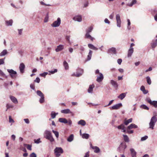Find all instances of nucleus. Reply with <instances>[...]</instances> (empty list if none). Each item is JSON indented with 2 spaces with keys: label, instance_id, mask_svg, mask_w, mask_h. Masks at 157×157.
Segmentation results:
<instances>
[{
  "label": "nucleus",
  "instance_id": "obj_53",
  "mask_svg": "<svg viewBox=\"0 0 157 157\" xmlns=\"http://www.w3.org/2000/svg\"><path fill=\"white\" fill-rule=\"evenodd\" d=\"M127 21H128V28L129 29H130V27H129V26L131 24L130 21L129 19H128L127 20Z\"/></svg>",
  "mask_w": 157,
  "mask_h": 157
},
{
  "label": "nucleus",
  "instance_id": "obj_26",
  "mask_svg": "<svg viewBox=\"0 0 157 157\" xmlns=\"http://www.w3.org/2000/svg\"><path fill=\"white\" fill-rule=\"evenodd\" d=\"M88 47L89 48L92 49L97 50H98V48L95 47L94 45L91 44H88Z\"/></svg>",
  "mask_w": 157,
  "mask_h": 157
},
{
  "label": "nucleus",
  "instance_id": "obj_16",
  "mask_svg": "<svg viewBox=\"0 0 157 157\" xmlns=\"http://www.w3.org/2000/svg\"><path fill=\"white\" fill-rule=\"evenodd\" d=\"M148 102L151 105H152L155 107H157V101H152L150 99L148 100Z\"/></svg>",
  "mask_w": 157,
  "mask_h": 157
},
{
  "label": "nucleus",
  "instance_id": "obj_34",
  "mask_svg": "<svg viewBox=\"0 0 157 157\" xmlns=\"http://www.w3.org/2000/svg\"><path fill=\"white\" fill-rule=\"evenodd\" d=\"M123 136L124 137V140L126 142H128L129 141V139L128 136L126 135H123Z\"/></svg>",
  "mask_w": 157,
  "mask_h": 157
},
{
  "label": "nucleus",
  "instance_id": "obj_62",
  "mask_svg": "<svg viewBox=\"0 0 157 157\" xmlns=\"http://www.w3.org/2000/svg\"><path fill=\"white\" fill-rule=\"evenodd\" d=\"M114 16V13H112L109 16V17L110 19H113V18Z\"/></svg>",
  "mask_w": 157,
  "mask_h": 157
},
{
  "label": "nucleus",
  "instance_id": "obj_11",
  "mask_svg": "<svg viewBox=\"0 0 157 157\" xmlns=\"http://www.w3.org/2000/svg\"><path fill=\"white\" fill-rule=\"evenodd\" d=\"M91 147L94 150V151L95 153H98L100 151L99 148L97 146H93L91 144H90Z\"/></svg>",
  "mask_w": 157,
  "mask_h": 157
},
{
  "label": "nucleus",
  "instance_id": "obj_52",
  "mask_svg": "<svg viewBox=\"0 0 157 157\" xmlns=\"http://www.w3.org/2000/svg\"><path fill=\"white\" fill-rule=\"evenodd\" d=\"M57 71V70L55 69L54 71H49V72L50 73L52 74H53L54 73L56 72Z\"/></svg>",
  "mask_w": 157,
  "mask_h": 157
},
{
  "label": "nucleus",
  "instance_id": "obj_35",
  "mask_svg": "<svg viewBox=\"0 0 157 157\" xmlns=\"http://www.w3.org/2000/svg\"><path fill=\"white\" fill-rule=\"evenodd\" d=\"M58 114V113H56L54 111H52L51 113V115L52 119L55 118L56 116Z\"/></svg>",
  "mask_w": 157,
  "mask_h": 157
},
{
  "label": "nucleus",
  "instance_id": "obj_9",
  "mask_svg": "<svg viewBox=\"0 0 157 157\" xmlns=\"http://www.w3.org/2000/svg\"><path fill=\"white\" fill-rule=\"evenodd\" d=\"M8 71L10 74V75L12 78H15L16 76L17 73L15 71H14L12 69L7 70Z\"/></svg>",
  "mask_w": 157,
  "mask_h": 157
},
{
  "label": "nucleus",
  "instance_id": "obj_25",
  "mask_svg": "<svg viewBox=\"0 0 157 157\" xmlns=\"http://www.w3.org/2000/svg\"><path fill=\"white\" fill-rule=\"evenodd\" d=\"M94 87V84L90 85L89 88L88 90V92L91 93L93 91V88Z\"/></svg>",
  "mask_w": 157,
  "mask_h": 157
},
{
  "label": "nucleus",
  "instance_id": "obj_51",
  "mask_svg": "<svg viewBox=\"0 0 157 157\" xmlns=\"http://www.w3.org/2000/svg\"><path fill=\"white\" fill-rule=\"evenodd\" d=\"M9 122L10 123L14 122V120L12 118L11 116H9Z\"/></svg>",
  "mask_w": 157,
  "mask_h": 157
},
{
  "label": "nucleus",
  "instance_id": "obj_58",
  "mask_svg": "<svg viewBox=\"0 0 157 157\" xmlns=\"http://www.w3.org/2000/svg\"><path fill=\"white\" fill-rule=\"evenodd\" d=\"M24 120L26 124H29V120L28 118L24 119Z\"/></svg>",
  "mask_w": 157,
  "mask_h": 157
},
{
  "label": "nucleus",
  "instance_id": "obj_45",
  "mask_svg": "<svg viewBox=\"0 0 157 157\" xmlns=\"http://www.w3.org/2000/svg\"><path fill=\"white\" fill-rule=\"evenodd\" d=\"M52 132L55 134L56 137L57 138H58L59 137V132L57 131H54V130H52Z\"/></svg>",
  "mask_w": 157,
  "mask_h": 157
},
{
  "label": "nucleus",
  "instance_id": "obj_20",
  "mask_svg": "<svg viewBox=\"0 0 157 157\" xmlns=\"http://www.w3.org/2000/svg\"><path fill=\"white\" fill-rule=\"evenodd\" d=\"M74 20L77 21H81L82 20V18L81 16H75L73 18Z\"/></svg>",
  "mask_w": 157,
  "mask_h": 157
},
{
  "label": "nucleus",
  "instance_id": "obj_2",
  "mask_svg": "<svg viewBox=\"0 0 157 157\" xmlns=\"http://www.w3.org/2000/svg\"><path fill=\"white\" fill-rule=\"evenodd\" d=\"M157 121V115H155L153 116L151 118L149 123V128L153 129L155 123Z\"/></svg>",
  "mask_w": 157,
  "mask_h": 157
},
{
  "label": "nucleus",
  "instance_id": "obj_12",
  "mask_svg": "<svg viewBox=\"0 0 157 157\" xmlns=\"http://www.w3.org/2000/svg\"><path fill=\"white\" fill-rule=\"evenodd\" d=\"M61 113L64 114H72V112L69 109H66L62 110L61 111Z\"/></svg>",
  "mask_w": 157,
  "mask_h": 157
},
{
  "label": "nucleus",
  "instance_id": "obj_47",
  "mask_svg": "<svg viewBox=\"0 0 157 157\" xmlns=\"http://www.w3.org/2000/svg\"><path fill=\"white\" fill-rule=\"evenodd\" d=\"M11 101L15 104H17L18 103V101L17 99H11Z\"/></svg>",
  "mask_w": 157,
  "mask_h": 157
},
{
  "label": "nucleus",
  "instance_id": "obj_27",
  "mask_svg": "<svg viewBox=\"0 0 157 157\" xmlns=\"http://www.w3.org/2000/svg\"><path fill=\"white\" fill-rule=\"evenodd\" d=\"M92 51L91 50H90L89 52L88 53V55L87 56V61L90 60L91 58L92 55Z\"/></svg>",
  "mask_w": 157,
  "mask_h": 157
},
{
  "label": "nucleus",
  "instance_id": "obj_38",
  "mask_svg": "<svg viewBox=\"0 0 157 157\" xmlns=\"http://www.w3.org/2000/svg\"><path fill=\"white\" fill-rule=\"evenodd\" d=\"M7 50H4L0 53V56H5L7 54Z\"/></svg>",
  "mask_w": 157,
  "mask_h": 157
},
{
  "label": "nucleus",
  "instance_id": "obj_60",
  "mask_svg": "<svg viewBox=\"0 0 157 157\" xmlns=\"http://www.w3.org/2000/svg\"><path fill=\"white\" fill-rule=\"evenodd\" d=\"M117 62L120 65L121 64V62H122V60L121 59H118L117 60Z\"/></svg>",
  "mask_w": 157,
  "mask_h": 157
},
{
  "label": "nucleus",
  "instance_id": "obj_40",
  "mask_svg": "<svg viewBox=\"0 0 157 157\" xmlns=\"http://www.w3.org/2000/svg\"><path fill=\"white\" fill-rule=\"evenodd\" d=\"M125 93H123L120 94L118 96V98H124L126 96Z\"/></svg>",
  "mask_w": 157,
  "mask_h": 157
},
{
  "label": "nucleus",
  "instance_id": "obj_50",
  "mask_svg": "<svg viewBox=\"0 0 157 157\" xmlns=\"http://www.w3.org/2000/svg\"><path fill=\"white\" fill-rule=\"evenodd\" d=\"M29 156L30 157H36V155L35 153L33 152Z\"/></svg>",
  "mask_w": 157,
  "mask_h": 157
},
{
  "label": "nucleus",
  "instance_id": "obj_29",
  "mask_svg": "<svg viewBox=\"0 0 157 157\" xmlns=\"http://www.w3.org/2000/svg\"><path fill=\"white\" fill-rule=\"evenodd\" d=\"M111 83L112 85L115 87L117 88L118 87V85L117 82L113 80H111Z\"/></svg>",
  "mask_w": 157,
  "mask_h": 157
},
{
  "label": "nucleus",
  "instance_id": "obj_15",
  "mask_svg": "<svg viewBox=\"0 0 157 157\" xmlns=\"http://www.w3.org/2000/svg\"><path fill=\"white\" fill-rule=\"evenodd\" d=\"M117 128L119 129H121L122 130L123 132H125L126 130L124 124H121L120 125L118 126Z\"/></svg>",
  "mask_w": 157,
  "mask_h": 157
},
{
  "label": "nucleus",
  "instance_id": "obj_31",
  "mask_svg": "<svg viewBox=\"0 0 157 157\" xmlns=\"http://www.w3.org/2000/svg\"><path fill=\"white\" fill-rule=\"evenodd\" d=\"M74 139V135L73 134L71 135L67 139L68 141L71 142Z\"/></svg>",
  "mask_w": 157,
  "mask_h": 157
},
{
  "label": "nucleus",
  "instance_id": "obj_4",
  "mask_svg": "<svg viewBox=\"0 0 157 157\" xmlns=\"http://www.w3.org/2000/svg\"><path fill=\"white\" fill-rule=\"evenodd\" d=\"M83 71L82 69L80 68H78L77 70L76 74L74 73L71 75V76L78 77L81 76L83 74Z\"/></svg>",
  "mask_w": 157,
  "mask_h": 157
},
{
  "label": "nucleus",
  "instance_id": "obj_13",
  "mask_svg": "<svg viewBox=\"0 0 157 157\" xmlns=\"http://www.w3.org/2000/svg\"><path fill=\"white\" fill-rule=\"evenodd\" d=\"M104 77L103 75L101 73H99V76L97 77V81L98 82H101L103 79Z\"/></svg>",
  "mask_w": 157,
  "mask_h": 157
},
{
  "label": "nucleus",
  "instance_id": "obj_17",
  "mask_svg": "<svg viewBox=\"0 0 157 157\" xmlns=\"http://www.w3.org/2000/svg\"><path fill=\"white\" fill-rule=\"evenodd\" d=\"M131 151L132 157H136V152L133 148H131L130 149Z\"/></svg>",
  "mask_w": 157,
  "mask_h": 157
},
{
  "label": "nucleus",
  "instance_id": "obj_8",
  "mask_svg": "<svg viewBox=\"0 0 157 157\" xmlns=\"http://www.w3.org/2000/svg\"><path fill=\"white\" fill-rule=\"evenodd\" d=\"M116 19L117 22V26L119 27H121V21L119 14H117V15H116Z\"/></svg>",
  "mask_w": 157,
  "mask_h": 157
},
{
  "label": "nucleus",
  "instance_id": "obj_63",
  "mask_svg": "<svg viewBox=\"0 0 157 157\" xmlns=\"http://www.w3.org/2000/svg\"><path fill=\"white\" fill-rule=\"evenodd\" d=\"M4 63V61L3 59H0V65L3 64Z\"/></svg>",
  "mask_w": 157,
  "mask_h": 157
},
{
  "label": "nucleus",
  "instance_id": "obj_23",
  "mask_svg": "<svg viewBox=\"0 0 157 157\" xmlns=\"http://www.w3.org/2000/svg\"><path fill=\"white\" fill-rule=\"evenodd\" d=\"M134 52L133 48H130L129 49L128 51V56L129 57L131 56L132 54Z\"/></svg>",
  "mask_w": 157,
  "mask_h": 157
},
{
  "label": "nucleus",
  "instance_id": "obj_30",
  "mask_svg": "<svg viewBox=\"0 0 157 157\" xmlns=\"http://www.w3.org/2000/svg\"><path fill=\"white\" fill-rule=\"evenodd\" d=\"M36 93L37 95L41 97V98H44V95L40 91L37 90Z\"/></svg>",
  "mask_w": 157,
  "mask_h": 157
},
{
  "label": "nucleus",
  "instance_id": "obj_28",
  "mask_svg": "<svg viewBox=\"0 0 157 157\" xmlns=\"http://www.w3.org/2000/svg\"><path fill=\"white\" fill-rule=\"evenodd\" d=\"M63 64L65 70H67L69 69L68 64L66 61H63Z\"/></svg>",
  "mask_w": 157,
  "mask_h": 157
},
{
  "label": "nucleus",
  "instance_id": "obj_1",
  "mask_svg": "<svg viewBox=\"0 0 157 157\" xmlns=\"http://www.w3.org/2000/svg\"><path fill=\"white\" fill-rule=\"evenodd\" d=\"M44 136L46 139L49 140L51 142L54 141V139L52 135L51 132L48 130H46L45 131L44 133Z\"/></svg>",
  "mask_w": 157,
  "mask_h": 157
},
{
  "label": "nucleus",
  "instance_id": "obj_56",
  "mask_svg": "<svg viewBox=\"0 0 157 157\" xmlns=\"http://www.w3.org/2000/svg\"><path fill=\"white\" fill-rule=\"evenodd\" d=\"M13 107V106L12 105H9V104H7L6 105L7 109H6V111H7V110L8 109L10 108H12Z\"/></svg>",
  "mask_w": 157,
  "mask_h": 157
},
{
  "label": "nucleus",
  "instance_id": "obj_57",
  "mask_svg": "<svg viewBox=\"0 0 157 157\" xmlns=\"http://www.w3.org/2000/svg\"><path fill=\"white\" fill-rule=\"evenodd\" d=\"M30 87L33 90H34L35 88V85L34 84H31L30 85Z\"/></svg>",
  "mask_w": 157,
  "mask_h": 157
},
{
  "label": "nucleus",
  "instance_id": "obj_19",
  "mask_svg": "<svg viewBox=\"0 0 157 157\" xmlns=\"http://www.w3.org/2000/svg\"><path fill=\"white\" fill-rule=\"evenodd\" d=\"M85 38H87L90 39L92 41H93L94 38L92 37L91 35L89 34V33H86L85 35Z\"/></svg>",
  "mask_w": 157,
  "mask_h": 157
},
{
  "label": "nucleus",
  "instance_id": "obj_59",
  "mask_svg": "<svg viewBox=\"0 0 157 157\" xmlns=\"http://www.w3.org/2000/svg\"><path fill=\"white\" fill-rule=\"evenodd\" d=\"M0 76L4 77L5 76V74L0 69Z\"/></svg>",
  "mask_w": 157,
  "mask_h": 157
},
{
  "label": "nucleus",
  "instance_id": "obj_64",
  "mask_svg": "<svg viewBox=\"0 0 157 157\" xmlns=\"http://www.w3.org/2000/svg\"><path fill=\"white\" fill-rule=\"evenodd\" d=\"M104 21L105 23H108V24H109L110 23V21L107 18H105V19Z\"/></svg>",
  "mask_w": 157,
  "mask_h": 157
},
{
  "label": "nucleus",
  "instance_id": "obj_41",
  "mask_svg": "<svg viewBox=\"0 0 157 157\" xmlns=\"http://www.w3.org/2000/svg\"><path fill=\"white\" fill-rule=\"evenodd\" d=\"M136 0H132L131 3L128 4V6L130 7H132L134 4L136 3Z\"/></svg>",
  "mask_w": 157,
  "mask_h": 157
},
{
  "label": "nucleus",
  "instance_id": "obj_7",
  "mask_svg": "<svg viewBox=\"0 0 157 157\" xmlns=\"http://www.w3.org/2000/svg\"><path fill=\"white\" fill-rule=\"evenodd\" d=\"M61 22L60 19L59 18H58L57 21H55L52 25V26L54 27H56L59 26Z\"/></svg>",
  "mask_w": 157,
  "mask_h": 157
},
{
  "label": "nucleus",
  "instance_id": "obj_49",
  "mask_svg": "<svg viewBox=\"0 0 157 157\" xmlns=\"http://www.w3.org/2000/svg\"><path fill=\"white\" fill-rule=\"evenodd\" d=\"M26 147L28 150L30 151H31L32 150V145H31L28 144Z\"/></svg>",
  "mask_w": 157,
  "mask_h": 157
},
{
  "label": "nucleus",
  "instance_id": "obj_37",
  "mask_svg": "<svg viewBox=\"0 0 157 157\" xmlns=\"http://www.w3.org/2000/svg\"><path fill=\"white\" fill-rule=\"evenodd\" d=\"M6 25L8 26L12 25L13 23V20L11 19L9 21H6Z\"/></svg>",
  "mask_w": 157,
  "mask_h": 157
},
{
  "label": "nucleus",
  "instance_id": "obj_54",
  "mask_svg": "<svg viewBox=\"0 0 157 157\" xmlns=\"http://www.w3.org/2000/svg\"><path fill=\"white\" fill-rule=\"evenodd\" d=\"M40 78L38 77H37L36 78V79L34 80V82L38 83L40 82Z\"/></svg>",
  "mask_w": 157,
  "mask_h": 157
},
{
  "label": "nucleus",
  "instance_id": "obj_39",
  "mask_svg": "<svg viewBox=\"0 0 157 157\" xmlns=\"http://www.w3.org/2000/svg\"><path fill=\"white\" fill-rule=\"evenodd\" d=\"M140 107L144 109L148 110L149 109V108L145 105H140Z\"/></svg>",
  "mask_w": 157,
  "mask_h": 157
},
{
  "label": "nucleus",
  "instance_id": "obj_5",
  "mask_svg": "<svg viewBox=\"0 0 157 157\" xmlns=\"http://www.w3.org/2000/svg\"><path fill=\"white\" fill-rule=\"evenodd\" d=\"M54 152L57 157H59L61 154L63 152V149L61 147H56L54 150Z\"/></svg>",
  "mask_w": 157,
  "mask_h": 157
},
{
  "label": "nucleus",
  "instance_id": "obj_6",
  "mask_svg": "<svg viewBox=\"0 0 157 157\" xmlns=\"http://www.w3.org/2000/svg\"><path fill=\"white\" fill-rule=\"evenodd\" d=\"M122 106V105L121 103H120L113 105L110 107L109 108L111 109L117 110L120 109Z\"/></svg>",
  "mask_w": 157,
  "mask_h": 157
},
{
  "label": "nucleus",
  "instance_id": "obj_22",
  "mask_svg": "<svg viewBox=\"0 0 157 157\" xmlns=\"http://www.w3.org/2000/svg\"><path fill=\"white\" fill-rule=\"evenodd\" d=\"M63 48V46L62 45H60L57 47V48L56 49V52L61 51Z\"/></svg>",
  "mask_w": 157,
  "mask_h": 157
},
{
  "label": "nucleus",
  "instance_id": "obj_61",
  "mask_svg": "<svg viewBox=\"0 0 157 157\" xmlns=\"http://www.w3.org/2000/svg\"><path fill=\"white\" fill-rule=\"evenodd\" d=\"M89 151L86 152L84 157H89Z\"/></svg>",
  "mask_w": 157,
  "mask_h": 157
},
{
  "label": "nucleus",
  "instance_id": "obj_10",
  "mask_svg": "<svg viewBox=\"0 0 157 157\" xmlns=\"http://www.w3.org/2000/svg\"><path fill=\"white\" fill-rule=\"evenodd\" d=\"M25 65L23 63H21L19 66V69L20 72L21 73H23L24 72V69L25 68Z\"/></svg>",
  "mask_w": 157,
  "mask_h": 157
},
{
  "label": "nucleus",
  "instance_id": "obj_24",
  "mask_svg": "<svg viewBox=\"0 0 157 157\" xmlns=\"http://www.w3.org/2000/svg\"><path fill=\"white\" fill-rule=\"evenodd\" d=\"M78 124L79 125H81L82 126H85L86 124L85 121L83 120H81L78 122Z\"/></svg>",
  "mask_w": 157,
  "mask_h": 157
},
{
  "label": "nucleus",
  "instance_id": "obj_36",
  "mask_svg": "<svg viewBox=\"0 0 157 157\" xmlns=\"http://www.w3.org/2000/svg\"><path fill=\"white\" fill-rule=\"evenodd\" d=\"M132 118H130L127 120L125 121L124 122V123L125 125H127L129 123L132 122Z\"/></svg>",
  "mask_w": 157,
  "mask_h": 157
},
{
  "label": "nucleus",
  "instance_id": "obj_43",
  "mask_svg": "<svg viewBox=\"0 0 157 157\" xmlns=\"http://www.w3.org/2000/svg\"><path fill=\"white\" fill-rule=\"evenodd\" d=\"M93 29V27L91 26L89 27L86 30V33H90L91 32Z\"/></svg>",
  "mask_w": 157,
  "mask_h": 157
},
{
  "label": "nucleus",
  "instance_id": "obj_44",
  "mask_svg": "<svg viewBox=\"0 0 157 157\" xmlns=\"http://www.w3.org/2000/svg\"><path fill=\"white\" fill-rule=\"evenodd\" d=\"M34 142L35 143L37 144H38L41 142V141H40V138H38L37 140L35 139L34 140Z\"/></svg>",
  "mask_w": 157,
  "mask_h": 157
},
{
  "label": "nucleus",
  "instance_id": "obj_48",
  "mask_svg": "<svg viewBox=\"0 0 157 157\" xmlns=\"http://www.w3.org/2000/svg\"><path fill=\"white\" fill-rule=\"evenodd\" d=\"M48 73L47 72H44L43 73L40 74V76L43 77H45V76L47 75L48 74Z\"/></svg>",
  "mask_w": 157,
  "mask_h": 157
},
{
  "label": "nucleus",
  "instance_id": "obj_3",
  "mask_svg": "<svg viewBox=\"0 0 157 157\" xmlns=\"http://www.w3.org/2000/svg\"><path fill=\"white\" fill-rule=\"evenodd\" d=\"M127 147L126 144L125 142L121 143L117 149V150L120 153H124V150Z\"/></svg>",
  "mask_w": 157,
  "mask_h": 157
},
{
  "label": "nucleus",
  "instance_id": "obj_46",
  "mask_svg": "<svg viewBox=\"0 0 157 157\" xmlns=\"http://www.w3.org/2000/svg\"><path fill=\"white\" fill-rule=\"evenodd\" d=\"M148 138V136H145L141 137V140L143 141L146 140Z\"/></svg>",
  "mask_w": 157,
  "mask_h": 157
},
{
  "label": "nucleus",
  "instance_id": "obj_21",
  "mask_svg": "<svg viewBox=\"0 0 157 157\" xmlns=\"http://www.w3.org/2000/svg\"><path fill=\"white\" fill-rule=\"evenodd\" d=\"M109 53H113L114 54L116 53V49L115 48H112L108 50Z\"/></svg>",
  "mask_w": 157,
  "mask_h": 157
},
{
  "label": "nucleus",
  "instance_id": "obj_42",
  "mask_svg": "<svg viewBox=\"0 0 157 157\" xmlns=\"http://www.w3.org/2000/svg\"><path fill=\"white\" fill-rule=\"evenodd\" d=\"M146 79H147V82L148 84L149 85H150L151 84V82L150 77L149 76H147L146 77Z\"/></svg>",
  "mask_w": 157,
  "mask_h": 157
},
{
  "label": "nucleus",
  "instance_id": "obj_32",
  "mask_svg": "<svg viewBox=\"0 0 157 157\" xmlns=\"http://www.w3.org/2000/svg\"><path fill=\"white\" fill-rule=\"evenodd\" d=\"M157 45V42H156L155 40L152 41L151 43V47L153 49Z\"/></svg>",
  "mask_w": 157,
  "mask_h": 157
},
{
  "label": "nucleus",
  "instance_id": "obj_55",
  "mask_svg": "<svg viewBox=\"0 0 157 157\" xmlns=\"http://www.w3.org/2000/svg\"><path fill=\"white\" fill-rule=\"evenodd\" d=\"M129 129H127V132L128 134H132L133 133V131L132 130H129Z\"/></svg>",
  "mask_w": 157,
  "mask_h": 157
},
{
  "label": "nucleus",
  "instance_id": "obj_18",
  "mask_svg": "<svg viewBox=\"0 0 157 157\" xmlns=\"http://www.w3.org/2000/svg\"><path fill=\"white\" fill-rule=\"evenodd\" d=\"M59 121L61 123H63L64 124L67 123V121L65 118H60L59 119Z\"/></svg>",
  "mask_w": 157,
  "mask_h": 157
},
{
  "label": "nucleus",
  "instance_id": "obj_33",
  "mask_svg": "<svg viewBox=\"0 0 157 157\" xmlns=\"http://www.w3.org/2000/svg\"><path fill=\"white\" fill-rule=\"evenodd\" d=\"M89 134L86 133H84L82 135V137L85 139H88L89 138Z\"/></svg>",
  "mask_w": 157,
  "mask_h": 157
},
{
  "label": "nucleus",
  "instance_id": "obj_14",
  "mask_svg": "<svg viewBox=\"0 0 157 157\" xmlns=\"http://www.w3.org/2000/svg\"><path fill=\"white\" fill-rule=\"evenodd\" d=\"M138 126L137 125L134 124L132 123L127 127V129H130L132 128H136Z\"/></svg>",
  "mask_w": 157,
  "mask_h": 157
}]
</instances>
